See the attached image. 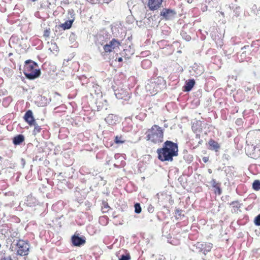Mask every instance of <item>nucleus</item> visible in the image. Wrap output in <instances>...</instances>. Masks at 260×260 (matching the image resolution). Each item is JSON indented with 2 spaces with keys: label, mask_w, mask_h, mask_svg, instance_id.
Masks as SVG:
<instances>
[{
  "label": "nucleus",
  "mask_w": 260,
  "mask_h": 260,
  "mask_svg": "<svg viewBox=\"0 0 260 260\" xmlns=\"http://www.w3.org/2000/svg\"><path fill=\"white\" fill-rule=\"evenodd\" d=\"M158 158L161 161H172L173 157L178 154V147L176 143L171 141H166L162 148L157 149Z\"/></svg>",
  "instance_id": "obj_1"
},
{
  "label": "nucleus",
  "mask_w": 260,
  "mask_h": 260,
  "mask_svg": "<svg viewBox=\"0 0 260 260\" xmlns=\"http://www.w3.org/2000/svg\"><path fill=\"white\" fill-rule=\"evenodd\" d=\"M164 129L154 124L146 133L147 140L154 144H160L164 141Z\"/></svg>",
  "instance_id": "obj_2"
},
{
  "label": "nucleus",
  "mask_w": 260,
  "mask_h": 260,
  "mask_svg": "<svg viewBox=\"0 0 260 260\" xmlns=\"http://www.w3.org/2000/svg\"><path fill=\"white\" fill-rule=\"evenodd\" d=\"M166 82L165 80L161 77H158L150 79L145 85V88L147 92L155 95L158 92L165 88Z\"/></svg>",
  "instance_id": "obj_3"
},
{
  "label": "nucleus",
  "mask_w": 260,
  "mask_h": 260,
  "mask_svg": "<svg viewBox=\"0 0 260 260\" xmlns=\"http://www.w3.org/2000/svg\"><path fill=\"white\" fill-rule=\"evenodd\" d=\"M41 73L37 63L31 60H27L25 61L23 73L27 79H35L41 75Z\"/></svg>",
  "instance_id": "obj_4"
},
{
  "label": "nucleus",
  "mask_w": 260,
  "mask_h": 260,
  "mask_svg": "<svg viewBox=\"0 0 260 260\" xmlns=\"http://www.w3.org/2000/svg\"><path fill=\"white\" fill-rule=\"evenodd\" d=\"M105 41L103 43H100L101 45L103 46L104 51L102 52L103 55L104 53L110 52L114 49L118 48L121 44L120 42L115 39H113L112 40L105 44Z\"/></svg>",
  "instance_id": "obj_5"
},
{
  "label": "nucleus",
  "mask_w": 260,
  "mask_h": 260,
  "mask_svg": "<svg viewBox=\"0 0 260 260\" xmlns=\"http://www.w3.org/2000/svg\"><path fill=\"white\" fill-rule=\"evenodd\" d=\"M17 254L20 255H26L28 253L29 245L25 241L19 240L16 243Z\"/></svg>",
  "instance_id": "obj_6"
},
{
  "label": "nucleus",
  "mask_w": 260,
  "mask_h": 260,
  "mask_svg": "<svg viewBox=\"0 0 260 260\" xmlns=\"http://www.w3.org/2000/svg\"><path fill=\"white\" fill-rule=\"evenodd\" d=\"M176 12L173 9L163 8L160 12V16L162 17V19L166 20H173L176 17Z\"/></svg>",
  "instance_id": "obj_7"
},
{
  "label": "nucleus",
  "mask_w": 260,
  "mask_h": 260,
  "mask_svg": "<svg viewBox=\"0 0 260 260\" xmlns=\"http://www.w3.org/2000/svg\"><path fill=\"white\" fill-rule=\"evenodd\" d=\"M212 244L208 242H198L196 244L197 249L199 251L204 254L210 252L212 248Z\"/></svg>",
  "instance_id": "obj_8"
},
{
  "label": "nucleus",
  "mask_w": 260,
  "mask_h": 260,
  "mask_svg": "<svg viewBox=\"0 0 260 260\" xmlns=\"http://www.w3.org/2000/svg\"><path fill=\"white\" fill-rule=\"evenodd\" d=\"M71 241L74 246H80L85 243L86 238L84 236L80 237L79 234L76 233L72 236Z\"/></svg>",
  "instance_id": "obj_9"
},
{
  "label": "nucleus",
  "mask_w": 260,
  "mask_h": 260,
  "mask_svg": "<svg viewBox=\"0 0 260 260\" xmlns=\"http://www.w3.org/2000/svg\"><path fill=\"white\" fill-rule=\"evenodd\" d=\"M68 14L69 15V18L70 20L66 21L64 23L61 24V27L64 29H68L71 27L72 23L74 21V11L71 10H69L68 11Z\"/></svg>",
  "instance_id": "obj_10"
},
{
  "label": "nucleus",
  "mask_w": 260,
  "mask_h": 260,
  "mask_svg": "<svg viewBox=\"0 0 260 260\" xmlns=\"http://www.w3.org/2000/svg\"><path fill=\"white\" fill-rule=\"evenodd\" d=\"M252 47V45H245L244 47L241 48V51H242L241 53L238 54V58L241 61H243L248 58L247 57V55H249L251 51V48Z\"/></svg>",
  "instance_id": "obj_11"
},
{
  "label": "nucleus",
  "mask_w": 260,
  "mask_h": 260,
  "mask_svg": "<svg viewBox=\"0 0 260 260\" xmlns=\"http://www.w3.org/2000/svg\"><path fill=\"white\" fill-rule=\"evenodd\" d=\"M23 118L25 121L30 126H32V125L35 124V122H36V120L34 117L32 112L30 110L26 112Z\"/></svg>",
  "instance_id": "obj_12"
},
{
  "label": "nucleus",
  "mask_w": 260,
  "mask_h": 260,
  "mask_svg": "<svg viewBox=\"0 0 260 260\" xmlns=\"http://www.w3.org/2000/svg\"><path fill=\"white\" fill-rule=\"evenodd\" d=\"M115 95L118 99L126 100L127 98H129L128 92L122 89H117L115 90Z\"/></svg>",
  "instance_id": "obj_13"
},
{
  "label": "nucleus",
  "mask_w": 260,
  "mask_h": 260,
  "mask_svg": "<svg viewBox=\"0 0 260 260\" xmlns=\"http://www.w3.org/2000/svg\"><path fill=\"white\" fill-rule=\"evenodd\" d=\"M162 0H149L148 5L151 10H157L160 7Z\"/></svg>",
  "instance_id": "obj_14"
},
{
  "label": "nucleus",
  "mask_w": 260,
  "mask_h": 260,
  "mask_svg": "<svg viewBox=\"0 0 260 260\" xmlns=\"http://www.w3.org/2000/svg\"><path fill=\"white\" fill-rule=\"evenodd\" d=\"M203 122L200 120H196L192 123V130L194 133H201L203 129Z\"/></svg>",
  "instance_id": "obj_15"
},
{
  "label": "nucleus",
  "mask_w": 260,
  "mask_h": 260,
  "mask_svg": "<svg viewBox=\"0 0 260 260\" xmlns=\"http://www.w3.org/2000/svg\"><path fill=\"white\" fill-rule=\"evenodd\" d=\"M195 83L194 79H189L186 81L185 85L183 86V90L187 92L190 91L194 86Z\"/></svg>",
  "instance_id": "obj_16"
},
{
  "label": "nucleus",
  "mask_w": 260,
  "mask_h": 260,
  "mask_svg": "<svg viewBox=\"0 0 260 260\" xmlns=\"http://www.w3.org/2000/svg\"><path fill=\"white\" fill-rule=\"evenodd\" d=\"M106 122L109 125L116 124L117 121V117L113 114H110L105 118Z\"/></svg>",
  "instance_id": "obj_17"
},
{
  "label": "nucleus",
  "mask_w": 260,
  "mask_h": 260,
  "mask_svg": "<svg viewBox=\"0 0 260 260\" xmlns=\"http://www.w3.org/2000/svg\"><path fill=\"white\" fill-rule=\"evenodd\" d=\"M24 136L23 135L19 134L13 138V143L15 145H19L24 141Z\"/></svg>",
  "instance_id": "obj_18"
},
{
  "label": "nucleus",
  "mask_w": 260,
  "mask_h": 260,
  "mask_svg": "<svg viewBox=\"0 0 260 260\" xmlns=\"http://www.w3.org/2000/svg\"><path fill=\"white\" fill-rule=\"evenodd\" d=\"M210 149L215 151H218L220 148L219 144L213 140H210L209 141Z\"/></svg>",
  "instance_id": "obj_19"
},
{
  "label": "nucleus",
  "mask_w": 260,
  "mask_h": 260,
  "mask_svg": "<svg viewBox=\"0 0 260 260\" xmlns=\"http://www.w3.org/2000/svg\"><path fill=\"white\" fill-rule=\"evenodd\" d=\"M37 200L36 199V198L33 197L32 196H28L27 197V199H26V200L25 202V204H26V205L28 206H29V207L36 205L37 204Z\"/></svg>",
  "instance_id": "obj_20"
},
{
  "label": "nucleus",
  "mask_w": 260,
  "mask_h": 260,
  "mask_svg": "<svg viewBox=\"0 0 260 260\" xmlns=\"http://www.w3.org/2000/svg\"><path fill=\"white\" fill-rule=\"evenodd\" d=\"M192 69L196 73L197 76L201 75L203 72V67L202 66H198L196 63L193 64Z\"/></svg>",
  "instance_id": "obj_21"
},
{
  "label": "nucleus",
  "mask_w": 260,
  "mask_h": 260,
  "mask_svg": "<svg viewBox=\"0 0 260 260\" xmlns=\"http://www.w3.org/2000/svg\"><path fill=\"white\" fill-rule=\"evenodd\" d=\"M152 64L151 61L149 59H144L141 61V67L144 69L149 68Z\"/></svg>",
  "instance_id": "obj_22"
},
{
  "label": "nucleus",
  "mask_w": 260,
  "mask_h": 260,
  "mask_svg": "<svg viewBox=\"0 0 260 260\" xmlns=\"http://www.w3.org/2000/svg\"><path fill=\"white\" fill-rule=\"evenodd\" d=\"M219 0H205L206 3L210 8H216L218 6Z\"/></svg>",
  "instance_id": "obj_23"
},
{
  "label": "nucleus",
  "mask_w": 260,
  "mask_h": 260,
  "mask_svg": "<svg viewBox=\"0 0 260 260\" xmlns=\"http://www.w3.org/2000/svg\"><path fill=\"white\" fill-rule=\"evenodd\" d=\"M114 141L116 144H121L125 142V140L121 135H117L115 137Z\"/></svg>",
  "instance_id": "obj_24"
},
{
  "label": "nucleus",
  "mask_w": 260,
  "mask_h": 260,
  "mask_svg": "<svg viewBox=\"0 0 260 260\" xmlns=\"http://www.w3.org/2000/svg\"><path fill=\"white\" fill-rule=\"evenodd\" d=\"M133 54V52H131L129 49H124L121 53L122 56L125 57V58H129Z\"/></svg>",
  "instance_id": "obj_25"
},
{
  "label": "nucleus",
  "mask_w": 260,
  "mask_h": 260,
  "mask_svg": "<svg viewBox=\"0 0 260 260\" xmlns=\"http://www.w3.org/2000/svg\"><path fill=\"white\" fill-rule=\"evenodd\" d=\"M32 126H34V129L32 132V134L34 135H36L38 133H40L42 128H41V126H40L37 122H35V124L32 125Z\"/></svg>",
  "instance_id": "obj_26"
},
{
  "label": "nucleus",
  "mask_w": 260,
  "mask_h": 260,
  "mask_svg": "<svg viewBox=\"0 0 260 260\" xmlns=\"http://www.w3.org/2000/svg\"><path fill=\"white\" fill-rule=\"evenodd\" d=\"M252 188L255 190H259L260 189V181L255 180L252 184Z\"/></svg>",
  "instance_id": "obj_27"
},
{
  "label": "nucleus",
  "mask_w": 260,
  "mask_h": 260,
  "mask_svg": "<svg viewBox=\"0 0 260 260\" xmlns=\"http://www.w3.org/2000/svg\"><path fill=\"white\" fill-rule=\"evenodd\" d=\"M131 256L129 253H126L125 254H122L119 257L118 260H130Z\"/></svg>",
  "instance_id": "obj_28"
},
{
  "label": "nucleus",
  "mask_w": 260,
  "mask_h": 260,
  "mask_svg": "<svg viewBox=\"0 0 260 260\" xmlns=\"http://www.w3.org/2000/svg\"><path fill=\"white\" fill-rule=\"evenodd\" d=\"M135 212L137 214H139L141 212L142 209L140 203H137L134 205Z\"/></svg>",
  "instance_id": "obj_29"
},
{
  "label": "nucleus",
  "mask_w": 260,
  "mask_h": 260,
  "mask_svg": "<svg viewBox=\"0 0 260 260\" xmlns=\"http://www.w3.org/2000/svg\"><path fill=\"white\" fill-rule=\"evenodd\" d=\"M99 222L102 225L107 224V223L108 222L107 217H106V216L100 217L99 218Z\"/></svg>",
  "instance_id": "obj_30"
},
{
  "label": "nucleus",
  "mask_w": 260,
  "mask_h": 260,
  "mask_svg": "<svg viewBox=\"0 0 260 260\" xmlns=\"http://www.w3.org/2000/svg\"><path fill=\"white\" fill-rule=\"evenodd\" d=\"M214 188V192L216 194H218V195H220L222 193V190L220 187V183H219L215 187H213Z\"/></svg>",
  "instance_id": "obj_31"
},
{
  "label": "nucleus",
  "mask_w": 260,
  "mask_h": 260,
  "mask_svg": "<svg viewBox=\"0 0 260 260\" xmlns=\"http://www.w3.org/2000/svg\"><path fill=\"white\" fill-rule=\"evenodd\" d=\"M230 205H233L234 209H238L241 207V204L238 201H233L230 203Z\"/></svg>",
  "instance_id": "obj_32"
},
{
  "label": "nucleus",
  "mask_w": 260,
  "mask_h": 260,
  "mask_svg": "<svg viewBox=\"0 0 260 260\" xmlns=\"http://www.w3.org/2000/svg\"><path fill=\"white\" fill-rule=\"evenodd\" d=\"M182 38L187 41H189L191 40V37L187 35L186 32L182 31L181 32Z\"/></svg>",
  "instance_id": "obj_33"
},
{
  "label": "nucleus",
  "mask_w": 260,
  "mask_h": 260,
  "mask_svg": "<svg viewBox=\"0 0 260 260\" xmlns=\"http://www.w3.org/2000/svg\"><path fill=\"white\" fill-rule=\"evenodd\" d=\"M79 79L80 80L82 85H84L86 83H87L88 79L84 75L79 76Z\"/></svg>",
  "instance_id": "obj_34"
},
{
  "label": "nucleus",
  "mask_w": 260,
  "mask_h": 260,
  "mask_svg": "<svg viewBox=\"0 0 260 260\" xmlns=\"http://www.w3.org/2000/svg\"><path fill=\"white\" fill-rule=\"evenodd\" d=\"M254 223L256 225H260V214L255 217Z\"/></svg>",
  "instance_id": "obj_35"
},
{
  "label": "nucleus",
  "mask_w": 260,
  "mask_h": 260,
  "mask_svg": "<svg viewBox=\"0 0 260 260\" xmlns=\"http://www.w3.org/2000/svg\"><path fill=\"white\" fill-rule=\"evenodd\" d=\"M154 207L151 204L149 205L147 207L148 212L150 213H152L154 212Z\"/></svg>",
  "instance_id": "obj_36"
},
{
  "label": "nucleus",
  "mask_w": 260,
  "mask_h": 260,
  "mask_svg": "<svg viewBox=\"0 0 260 260\" xmlns=\"http://www.w3.org/2000/svg\"><path fill=\"white\" fill-rule=\"evenodd\" d=\"M210 183L212 186V187H215L217 185H218L219 183L217 182L215 179H212L210 181Z\"/></svg>",
  "instance_id": "obj_37"
},
{
  "label": "nucleus",
  "mask_w": 260,
  "mask_h": 260,
  "mask_svg": "<svg viewBox=\"0 0 260 260\" xmlns=\"http://www.w3.org/2000/svg\"><path fill=\"white\" fill-rule=\"evenodd\" d=\"M196 139L199 140L198 143L200 144H201L203 142V141L202 140H200V133H196Z\"/></svg>",
  "instance_id": "obj_38"
},
{
  "label": "nucleus",
  "mask_w": 260,
  "mask_h": 260,
  "mask_svg": "<svg viewBox=\"0 0 260 260\" xmlns=\"http://www.w3.org/2000/svg\"><path fill=\"white\" fill-rule=\"evenodd\" d=\"M125 164V161H123L122 162V161H121V164L120 165H117V164H114V166L116 168H119L121 167H123L124 166V164Z\"/></svg>",
  "instance_id": "obj_39"
},
{
  "label": "nucleus",
  "mask_w": 260,
  "mask_h": 260,
  "mask_svg": "<svg viewBox=\"0 0 260 260\" xmlns=\"http://www.w3.org/2000/svg\"><path fill=\"white\" fill-rule=\"evenodd\" d=\"M208 5H203L202 8H201V9H202V11L203 12H205V11H206L208 10Z\"/></svg>",
  "instance_id": "obj_40"
},
{
  "label": "nucleus",
  "mask_w": 260,
  "mask_h": 260,
  "mask_svg": "<svg viewBox=\"0 0 260 260\" xmlns=\"http://www.w3.org/2000/svg\"><path fill=\"white\" fill-rule=\"evenodd\" d=\"M50 35L49 30L46 29L44 31V36L45 37H48Z\"/></svg>",
  "instance_id": "obj_41"
},
{
  "label": "nucleus",
  "mask_w": 260,
  "mask_h": 260,
  "mask_svg": "<svg viewBox=\"0 0 260 260\" xmlns=\"http://www.w3.org/2000/svg\"><path fill=\"white\" fill-rule=\"evenodd\" d=\"M214 40L217 44L219 43L220 46L222 45V40L220 38H218L217 40H216V39L215 38Z\"/></svg>",
  "instance_id": "obj_42"
},
{
  "label": "nucleus",
  "mask_w": 260,
  "mask_h": 260,
  "mask_svg": "<svg viewBox=\"0 0 260 260\" xmlns=\"http://www.w3.org/2000/svg\"><path fill=\"white\" fill-rule=\"evenodd\" d=\"M1 260H13L10 256H5L1 258Z\"/></svg>",
  "instance_id": "obj_43"
},
{
  "label": "nucleus",
  "mask_w": 260,
  "mask_h": 260,
  "mask_svg": "<svg viewBox=\"0 0 260 260\" xmlns=\"http://www.w3.org/2000/svg\"><path fill=\"white\" fill-rule=\"evenodd\" d=\"M175 214H176V215H179V216H180V215H181V210H179V209H176V210H175Z\"/></svg>",
  "instance_id": "obj_44"
},
{
  "label": "nucleus",
  "mask_w": 260,
  "mask_h": 260,
  "mask_svg": "<svg viewBox=\"0 0 260 260\" xmlns=\"http://www.w3.org/2000/svg\"><path fill=\"white\" fill-rule=\"evenodd\" d=\"M209 160V158L208 157H204L203 158V161L204 162H207Z\"/></svg>",
  "instance_id": "obj_45"
},
{
  "label": "nucleus",
  "mask_w": 260,
  "mask_h": 260,
  "mask_svg": "<svg viewBox=\"0 0 260 260\" xmlns=\"http://www.w3.org/2000/svg\"><path fill=\"white\" fill-rule=\"evenodd\" d=\"M115 60H117L119 62H121L123 60V59H122V57H118V58L117 57L115 59Z\"/></svg>",
  "instance_id": "obj_46"
},
{
  "label": "nucleus",
  "mask_w": 260,
  "mask_h": 260,
  "mask_svg": "<svg viewBox=\"0 0 260 260\" xmlns=\"http://www.w3.org/2000/svg\"><path fill=\"white\" fill-rule=\"evenodd\" d=\"M21 163H22V165L23 167H24V165H25V163L24 159V158H21Z\"/></svg>",
  "instance_id": "obj_47"
},
{
  "label": "nucleus",
  "mask_w": 260,
  "mask_h": 260,
  "mask_svg": "<svg viewBox=\"0 0 260 260\" xmlns=\"http://www.w3.org/2000/svg\"><path fill=\"white\" fill-rule=\"evenodd\" d=\"M103 37H102V36H99V39H98V43L100 44V43H101V42H100V40H102V41H103V40H102V39L103 38ZM103 42H102V43H103Z\"/></svg>",
  "instance_id": "obj_48"
},
{
  "label": "nucleus",
  "mask_w": 260,
  "mask_h": 260,
  "mask_svg": "<svg viewBox=\"0 0 260 260\" xmlns=\"http://www.w3.org/2000/svg\"><path fill=\"white\" fill-rule=\"evenodd\" d=\"M104 208H109V206H108V205L107 203H104Z\"/></svg>",
  "instance_id": "obj_49"
},
{
  "label": "nucleus",
  "mask_w": 260,
  "mask_h": 260,
  "mask_svg": "<svg viewBox=\"0 0 260 260\" xmlns=\"http://www.w3.org/2000/svg\"><path fill=\"white\" fill-rule=\"evenodd\" d=\"M157 260H165V258L161 256L160 257H159Z\"/></svg>",
  "instance_id": "obj_50"
},
{
  "label": "nucleus",
  "mask_w": 260,
  "mask_h": 260,
  "mask_svg": "<svg viewBox=\"0 0 260 260\" xmlns=\"http://www.w3.org/2000/svg\"><path fill=\"white\" fill-rule=\"evenodd\" d=\"M120 157V156H119V154H116V155H115V158H118V157Z\"/></svg>",
  "instance_id": "obj_51"
},
{
  "label": "nucleus",
  "mask_w": 260,
  "mask_h": 260,
  "mask_svg": "<svg viewBox=\"0 0 260 260\" xmlns=\"http://www.w3.org/2000/svg\"><path fill=\"white\" fill-rule=\"evenodd\" d=\"M95 87H96V89H98V90H100V89H99V86L98 85H95Z\"/></svg>",
  "instance_id": "obj_52"
},
{
  "label": "nucleus",
  "mask_w": 260,
  "mask_h": 260,
  "mask_svg": "<svg viewBox=\"0 0 260 260\" xmlns=\"http://www.w3.org/2000/svg\"><path fill=\"white\" fill-rule=\"evenodd\" d=\"M208 172H209V173H212V170H211V169H209V170H208Z\"/></svg>",
  "instance_id": "obj_53"
},
{
  "label": "nucleus",
  "mask_w": 260,
  "mask_h": 260,
  "mask_svg": "<svg viewBox=\"0 0 260 260\" xmlns=\"http://www.w3.org/2000/svg\"><path fill=\"white\" fill-rule=\"evenodd\" d=\"M220 14H221V15H223V14H224L223 12H220Z\"/></svg>",
  "instance_id": "obj_54"
},
{
  "label": "nucleus",
  "mask_w": 260,
  "mask_h": 260,
  "mask_svg": "<svg viewBox=\"0 0 260 260\" xmlns=\"http://www.w3.org/2000/svg\"><path fill=\"white\" fill-rule=\"evenodd\" d=\"M9 71L10 72V73H11V71L9 70Z\"/></svg>",
  "instance_id": "obj_55"
},
{
  "label": "nucleus",
  "mask_w": 260,
  "mask_h": 260,
  "mask_svg": "<svg viewBox=\"0 0 260 260\" xmlns=\"http://www.w3.org/2000/svg\"><path fill=\"white\" fill-rule=\"evenodd\" d=\"M1 159H2V157L0 156V160H1Z\"/></svg>",
  "instance_id": "obj_56"
}]
</instances>
